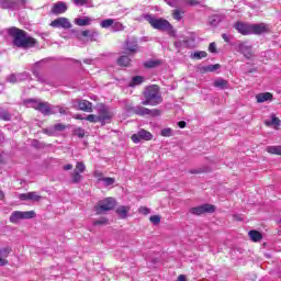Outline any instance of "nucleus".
Here are the masks:
<instances>
[{
  "label": "nucleus",
  "mask_w": 281,
  "mask_h": 281,
  "mask_svg": "<svg viewBox=\"0 0 281 281\" xmlns=\"http://www.w3.org/2000/svg\"><path fill=\"white\" fill-rule=\"evenodd\" d=\"M99 122L102 126H104L106 123L111 122L113 114L111 111H109V108L101 105L99 108Z\"/></svg>",
  "instance_id": "9d476101"
},
{
  "label": "nucleus",
  "mask_w": 281,
  "mask_h": 281,
  "mask_svg": "<svg viewBox=\"0 0 281 281\" xmlns=\"http://www.w3.org/2000/svg\"><path fill=\"white\" fill-rule=\"evenodd\" d=\"M267 126H280V119H278L276 115L271 116L270 121H266Z\"/></svg>",
  "instance_id": "f704fd0d"
},
{
  "label": "nucleus",
  "mask_w": 281,
  "mask_h": 281,
  "mask_svg": "<svg viewBox=\"0 0 281 281\" xmlns=\"http://www.w3.org/2000/svg\"><path fill=\"white\" fill-rule=\"evenodd\" d=\"M144 77L143 76H135L132 78V80L128 83V87H139V85H143Z\"/></svg>",
  "instance_id": "bb28decb"
},
{
  "label": "nucleus",
  "mask_w": 281,
  "mask_h": 281,
  "mask_svg": "<svg viewBox=\"0 0 281 281\" xmlns=\"http://www.w3.org/2000/svg\"><path fill=\"white\" fill-rule=\"evenodd\" d=\"M115 207V199L113 198H106L104 200H101L98 202V204L94 206V211L97 214H106V212H111Z\"/></svg>",
  "instance_id": "20e7f679"
},
{
  "label": "nucleus",
  "mask_w": 281,
  "mask_h": 281,
  "mask_svg": "<svg viewBox=\"0 0 281 281\" xmlns=\"http://www.w3.org/2000/svg\"><path fill=\"white\" fill-rule=\"evenodd\" d=\"M234 218H235V221H243V218H240V216H238V215H235Z\"/></svg>",
  "instance_id": "338daca9"
},
{
  "label": "nucleus",
  "mask_w": 281,
  "mask_h": 281,
  "mask_svg": "<svg viewBox=\"0 0 281 281\" xmlns=\"http://www.w3.org/2000/svg\"><path fill=\"white\" fill-rule=\"evenodd\" d=\"M165 3H167V5H170V8H175V0H165Z\"/></svg>",
  "instance_id": "5fc2aeb1"
},
{
  "label": "nucleus",
  "mask_w": 281,
  "mask_h": 281,
  "mask_svg": "<svg viewBox=\"0 0 281 281\" xmlns=\"http://www.w3.org/2000/svg\"><path fill=\"white\" fill-rule=\"evenodd\" d=\"M193 58H196V60H201V58H207V53L205 50L195 52L193 54Z\"/></svg>",
  "instance_id": "79ce46f5"
},
{
  "label": "nucleus",
  "mask_w": 281,
  "mask_h": 281,
  "mask_svg": "<svg viewBox=\"0 0 281 281\" xmlns=\"http://www.w3.org/2000/svg\"><path fill=\"white\" fill-rule=\"evenodd\" d=\"M109 223V218L106 217H101L100 220H97L92 223V225L98 226V225H106Z\"/></svg>",
  "instance_id": "de8ad7c7"
},
{
  "label": "nucleus",
  "mask_w": 281,
  "mask_h": 281,
  "mask_svg": "<svg viewBox=\"0 0 281 281\" xmlns=\"http://www.w3.org/2000/svg\"><path fill=\"white\" fill-rule=\"evenodd\" d=\"M55 134L58 135V133H63L67 126H65L63 123H57L53 126Z\"/></svg>",
  "instance_id": "a19ab883"
},
{
  "label": "nucleus",
  "mask_w": 281,
  "mask_h": 281,
  "mask_svg": "<svg viewBox=\"0 0 281 281\" xmlns=\"http://www.w3.org/2000/svg\"><path fill=\"white\" fill-rule=\"evenodd\" d=\"M87 122H91L92 124H97V122H100V119L95 114H89L85 117Z\"/></svg>",
  "instance_id": "ea45409f"
},
{
  "label": "nucleus",
  "mask_w": 281,
  "mask_h": 281,
  "mask_svg": "<svg viewBox=\"0 0 281 281\" xmlns=\"http://www.w3.org/2000/svg\"><path fill=\"white\" fill-rule=\"evenodd\" d=\"M131 209L128 206H119L116 209V214L121 217V218H126L128 216V211Z\"/></svg>",
  "instance_id": "c85d7f7f"
},
{
  "label": "nucleus",
  "mask_w": 281,
  "mask_h": 281,
  "mask_svg": "<svg viewBox=\"0 0 281 281\" xmlns=\"http://www.w3.org/2000/svg\"><path fill=\"white\" fill-rule=\"evenodd\" d=\"M27 74H11L7 77V82H11V85H16V82H23V80H26Z\"/></svg>",
  "instance_id": "f3484780"
},
{
  "label": "nucleus",
  "mask_w": 281,
  "mask_h": 281,
  "mask_svg": "<svg viewBox=\"0 0 281 281\" xmlns=\"http://www.w3.org/2000/svg\"><path fill=\"white\" fill-rule=\"evenodd\" d=\"M58 111L61 115H67V110L63 109V108H58Z\"/></svg>",
  "instance_id": "052dcab7"
},
{
  "label": "nucleus",
  "mask_w": 281,
  "mask_h": 281,
  "mask_svg": "<svg viewBox=\"0 0 281 281\" xmlns=\"http://www.w3.org/2000/svg\"><path fill=\"white\" fill-rule=\"evenodd\" d=\"M78 137H85V130H79Z\"/></svg>",
  "instance_id": "e2e57ef3"
},
{
  "label": "nucleus",
  "mask_w": 281,
  "mask_h": 281,
  "mask_svg": "<svg viewBox=\"0 0 281 281\" xmlns=\"http://www.w3.org/2000/svg\"><path fill=\"white\" fill-rule=\"evenodd\" d=\"M222 38L225 41V43H229V35L222 34Z\"/></svg>",
  "instance_id": "13d9d810"
},
{
  "label": "nucleus",
  "mask_w": 281,
  "mask_h": 281,
  "mask_svg": "<svg viewBox=\"0 0 281 281\" xmlns=\"http://www.w3.org/2000/svg\"><path fill=\"white\" fill-rule=\"evenodd\" d=\"M79 111H85L86 113H93V103L88 100L78 101Z\"/></svg>",
  "instance_id": "6ab92c4d"
},
{
  "label": "nucleus",
  "mask_w": 281,
  "mask_h": 281,
  "mask_svg": "<svg viewBox=\"0 0 281 281\" xmlns=\"http://www.w3.org/2000/svg\"><path fill=\"white\" fill-rule=\"evenodd\" d=\"M116 63L120 67H128V65H131V57L123 55L119 57Z\"/></svg>",
  "instance_id": "cd10ccee"
},
{
  "label": "nucleus",
  "mask_w": 281,
  "mask_h": 281,
  "mask_svg": "<svg viewBox=\"0 0 281 281\" xmlns=\"http://www.w3.org/2000/svg\"><path fill=\"white\" fill-rule=\"evenodd\" d=\"M0 120L3 122H10L12 120V114L8 110H0Z\"/></svg>",
  "instance_id": "2f4dec72"
},
{
  "label": "nucleus",
  "mask_w": 281,
  "mask_h": 281,
  "mask_svg": "<svg viewBox=\"0 0 281 281\" xmlns=\"http://www.w3.org/2000/svg\"><path fill=\"white\" fill-rule=\"evenodd\" d=\"M257 102L262 103L268 100H273V94L271 92H263L256 95Z\"/></svg>",
  "instance_id": "4be33fe9"
},
{
  "label": "nucleus",
  "mask_w": 281,
  "mask_h": 281,
  "mask_svg": "<svg viewBox=\"0 0 281 281\" xmlns=\"http://www.w3.org/2000/svg\"><path fill=\"white\" fill-rule=\"evenodd\" d=\"M172 18H173L176 21H181V19H183V11H181V10H179V9L173 10V12H172Z\"/></svg>",
  "instance_id": "58836bf2"
},
{
  "label": "nucleus",
  "mask_w": 281,
  "mask_h": 281,
  "mask_svg": "<svg viewBox=\"0 0 281 281\" xmlns=\"http://www.w3.org/2000/svg\"><path fill=\"white\" fill-rule=\"evenodd\" d=\"M8 34L13 38L12 44L20 49H30L36 46V38L30 36L27 32L19 27L12 26L8 29Z\"/></svg>",
  "instance_id": "f257e3e1"
},
{
  "label": "nucleus",
  "mask_w": 281,
  "mask_h": 281,
  "mask_svg": "<svg viewBox=\"0 0 281 281\" xmlns=\"http://www.w3.org/2000/svg\"><path fill=\"white\" fill-rule=\"evenodd\" d=\"M269 32V25L265 23H259V24H250V34H267Z\"/></svg>",
  "instance_id": "2eb2a0df"
},
{
  "label": "nucleus",
  "mask_w": 281,
  "mask_h": 281,
  "mask_svg": "<svg viewBox=\"0 0 281 281\" xmlns=\"http://www.w3.org/2000/svg\"><path fill=\"white\" fill-rule=\"evenodd\" d=\"M160 135L162 137H172V128L167 127V128L161 130Z\"/></svg>",
  "instance_id": "49530a36"
},
{
  "label": "nucleus",
  "mask_w": 281,
  "mask_h": 281,
  "mask_svg": "<svg viewBox=\"0 0 281 281\" xmlns=\"http://www.w3.org/2000/svg\"><path fill=\"white\" fill-rule=\"evenodd\" d=\"M233 27L243 36L251 35V23L237 21Z\"/></svg>",
  "instance_id": "9b49d317"
},
{
  "label": "nucleus",
  "mask_w": 281,
  "mask_h": 281,
  "mask_svg": "<svg viewBox=\"0 0 281 281\" xmlns=\"http://www.w3.org/2000/svg\"><path fill=\"white\" fill-rule=\"evenodd\" d=\"M267 153L270 155H281V146H268L266 148Z\"/></svg>",
  "instance_id": "7c9ffc66"
},
{
  "label": "nucleus",
  "mask_w": 281,
  "mask_h": 281,
  "mask_svg": "<svg viewBox=\"0 0 281 281\" xmlns=\"http://www.w3.org/2000/svg\"><path fill=\"white\" fill-rule=\"evenodd\" d=\"M214 212H216V206L213 204H203L190 209V213L194 214L195 216H201V214H214Z\"/></svg>",
  "instance_id": "1a4fd4ad"
},
{
  "label": "nucleus",
  "mask_w": 281,
  "mask_h": 281,
  "mask_svg": "<svg viewBox=\"0 0 281 281\" xmlns=\"http://www.w3.org/2000/svg\"><path fill=\"white\" fill-rule=\"evenodd\" d=\"M142 139L150 142V139H153V134L146 130H140L138 133L132 135V142H134V144H139Z\"/></svg>",
  "instance_id": "f8f14e48"
},
{
  "label": "nucleus",
  "mask_w": 281,
  "mask_h": 281,
  "mask_svg": "<svg viewBox=\"0 0 281 281\" xmlns=\"http://www.w3.org/2000/svg\"><path fill=\"white\" fill-rule=\"evenodd\" d=\"M72 168H74V165H71V164L64 166V170H72Z\"/></svg>",
  "instance_id": "4d7b16f0"
},
{
  "label": "nucleus",
  "mask_w": 281,
  "mask_h": 281,
  "mask_svg": "<svg viewBox=\"0 0 281 281\" xmlns=\"http://www.w3.org/2000/svg\"><path fill=\"white\" fill-rule=\"evenodd\" d=\"M189 5H199V0H188Z\"/></svg>",
  "instance_id": "6e6d98bb"
},
{
  "label": "nucleus",
  "mask_w": 281,
  "mask_h": 281,
  "mask_svg": "<svg viewBox=\"0 0 281 281\" xmlns=\"http://www.w3.org/2000/svg\"><path fill=\"white\" fill-rule=\"evenodd\" d=\"M149 221L153 225H159L161 223V216L160 215H153L149 217Z\"/></svg>",
  "instance_id": "a18cd8bd"
},
{
  "label": "nucleus",
  "mask_w": 281,
  "mask_h": 281,
  "mask_svg": "<svg viewBox=\"0 0 281 281\" xmlns=\"http://www.w3.org/2000/svg\"><path fill=\"white\" fill-rule=\"evenodd\" d=\"M126 45V50L131 52V54H137L138 45H137V40H127L125 42Z\"/></svg>",
  "instance_id": "412c9836"
},
{
  "label": "nucleus",
  "mask_w": 281,
  "mask_h": 281,
  "mask_svg": "<svg viewBox=\"0 0 281 281\" xmlns=\"http://www.w3.org/2000/svg\"><path fill=\"white\" fill-rule=\"evenodd\" d=\"M237 52H239V54H243V56L248 60L249 58H251V56H254V53L251 52V46H248L245 43H239L237 45Z\"/></svg>",
  "instance_id": "dca6fc26"
},
{
  "label": "nucleus",
  "mask_w": 281,
  "mask_h": 281,
  "mask_svg": "<svg viewBox=\"0 0 281 281\" xmlns=\"http://www.w3.org/2000/svg\"><path fill=\"white\" fill-rule=\"evenodd\" d=\"M50 27H61V30H71L72 24L71 22H69V19L67 18H57L50 22Z\"/></svg>",
  "instance_id": "ddd939ff"
},
{
  "label": "nucleus",
  "mask_w": 281,
  "mask_h": 281,
  "mask_svg": "<svg viewBox=\"0 0 281 281\" xmlns=\"http://www.w3.org/2000/svg\"><path fill=\"white\" fill-rule=\"evenodd\" d=\"M75 24L79 25V27H85L87 25H91V18H89V16L77 18V19H75Z\"/></svg>",
  "instance_id": "5701e85b"
},
{
  "label": "nucleus",
  "mask_w": 281,
  "mask_h": 281,
  "mask_svg": "<svg viewBox=\"0 0 281 281\" xmlns=\"http://www.w3.org/2000/svg\"><path fill=\"white\" fill-rule=\"evenodd\" d=\"M209 23H210V25H213V27H216V25H218V23H221V18L218 15H212L209 19Z\"/></svg>",
  "instance_id": "4c0bfd02"
},
{
  "label": "nucleus",
  "mask_w": 281,
  "mask_h": 281,
  "mask_svg": "<svg viewBox=\"0 0 281 281\" xmlns=\"http://www.w3.org/2000/svg\"><path fill=\"white\" fill-rule=\"evenodd\" d=\"M33 76H35V78H37L38 82H47V78H45L43 75H41V72H38V70H36V69L33 70Z\"/></svg>",
  "instance_id": "37998d69"
},
{
  "label": "nucleus",
  "mask_w": 281,
  "mask_h": 281,
  "mask_svg": "<svg viewBox=\"0 0 281 281\" xmlns=\"http://www.w3.org/2000/svg\"><path fill=\"white\" fill-rule=\"evenodd\" d=\"M67 10V3L64 1H59L53 4L50 9V14H55V16H58L59 14H65Z\"/></svg>",
  "instance_id": "4468645a"
},
{
  "label": "nucleus",
  "mask_w": 281,
  "mask_h": 281,
  "mask_svg": "<svg viewBox=\"0 0 281 281\" xmlns=\"http://www.w3.org/2000/svg\"><path fill=\"white\" fill-rule=\"evenodd\" d=\"M161 66V60L159 59H149L147 60L145 64H144V67L146 69H155L156 67H159Z\"/></svg>",
  "instance_id": "a878e982"
},
{
  "label": "nucleus",
  "mask_w": 281,
  "mask_h": 281,
  "mask_svg": "<svg viewBox=\"0 0 281 281\" xmlns=\"http://www.w3.org/2000/svg\"><path fill=\"white\" fill-rule=\"evenodd\" d=\"M189 172L190 175H200L201 170L191 169Z\"/></svg>",
  "instance_id": "680f3d73"
},
{
  "label": "nucleus",
  "mask_w": 281,
  "mask_h": 281,
  "mask_svg": "<svg viewBox=\"0 0 281 281\" xmlns=\"http://www.w3.org/2000/svg\"><path fill=\"white\" fill-rule=\"evenodd\" d=\"M5 194H3V191H0V201H3Z\"/></svg>",
  "instance_id": "69168bd1"
},
{
  "label": "nucleus",
  "mask_w": 281,
  "mask_h": 281,
  "mask_svg": "<svg viewBox=\"0 0 281 281\" xmlns=\"http://www.w3.org/2000/svg\"><path fill=\"white\" fill-rule=\"evenodd\" d=\"M81 35L86 38H90V41H95L98 36H100V33H98L97 31L86 30L81 32Z\"/></svg>",
  "instance_id": "b1692460"
},
{
  "label": "nucleus",
  "mask_w": 281,
  "mask_h": 281,
  "mask_svg": "<svg viewBox=\"0 0 281 281\" xmlns=\"http://www.w3.org/2000/svg\"><path fill=\"white\" fill-rule=\"evenodd\" d=\"M143 95L145 98V100L142 101L143 106H158V104L164 102L161 90L157 85L146 87Z\"/></svg>",
  "instance_id": "f03ea898"
},
{
  "label": "nucleus",
  "mask_w": 281,
  "mask_h": 281,
  "mask_svg": "<svg viewBox=\"0 0 281 281\" xmlns=\"http://www.w3.org/2000/svg\"><path fill=\"white\" fill-rule=\"evenodd\" d=\"M124 30V24H122L121 22H113L112 24V32H123Z\"/></svg>",
  "instance_id": "e433bc0d"
},
{
  "label": "nucleus",
  "mask_w": 281,
  "mask_h": 281,
  "mask_svg": "<svg viewBox=\"0 0 281 281\" xmlns=\"http://www.w3.org/2000/svg\"><path fill=\"white\" fill-rule=\"evenodd\" d=\"M20 201H41L42 196L36 194V192H27V193H21L19 195Z\"/></svg>",
  "instance_id": "a211bd4d"
},
{
  "label": "nucleus",
  "mask_w": 281,
  "mask_h": 281,
  "mask_svg": "<svg viewBox=\"0 0 281 281\" xmlns=\"http://www.w3.org/2000/svg\"><path fill=\"white\" fill-rule=\"evenodd\" d=\"M227 80L220 78L214 81L213 87H216L217 89H227Z\"/></svg>",
  "instance_id": "c756f323"
},
{
  "label": "nucleus",
  "mask_w": 281,
  "mask_h": 281,
  "mask_svg": "<svg viewBox=\"0 0 281 281\" xmlns=\"http://www.w3.org/2000/svg\"><path fill=\"white\" fill-rule=\"evenodd\" d=\"M216 69H221V66L218 64L215 65H209L204 67V71H216Z\"/></svg>",
  "instance_id": "09e8293b"
},
{
  "label": "nucleus",
  "mask_w": 281,
  "mask_h": 281,
  "mask_svg": "<svg viewBox=\"0 0 281 281\" xmlns=\"http://www.w3.org/2000/svg\"><path fill=\"white\" fill-rule=\"evenodd\" d=\"M178 126H179L180 128H186V121H180V122H178Z\"/></svg>",
  "instance_id": "bf43d9fd"
},
{
  "label": "nucleus",
  "mask_w": 281,
  "mask_h": 281,
  "mask_svg": "<svg viewBox=\"0 0 281 281\" xmlns=\"http://www.w3.org/2000/svg\"><path fill=\"white\" fill-rule=\"evenodd\" d=\"M27 103L31 104L35 111H40V113L43 115H54V113H56V111L52 110V106L48 102H41L34 99H30Z\"/></svg>",
  "instance_id": "39448f33"
},
{
  "label": "nucleus",
  "mask_w": 281,
  "mask_h": 281,
  "mask_svg": "<svg viewBox=\"0 0 281 281\" xmlns=\"http://www.w3.org/2000/svg\"><path fill=\"white\" fill-rule=\"evenodd\" d=\"M113 19H105L100 22V26L103 27V30H109V27H113Z\"/></svg>",
  "instance_id": "473e14b6"
},
{
  "label": "nucleus",
  "mask_w": 281,
  "mask_h": 281,
  "mask_svg": "<svg viewBox=\"0 0 281 281\" xmlns=\"http://www.w3.org/2000/svg\"><path fill=\"white\" fill-rule=\"evenodd\" d=\"M209 52H211V54H216L217 49H216V43L212 42L209 45Z\"/></svg>",
  "instance_id": "603ef678"
},
{
  "label": "nucleus",
  "mask_w": 281,
  "mask_h": 281,
  "mask_svg": "<svg viewBox=\"0 0 281 281\" xmlns=\"http://www.w3.org/2000/svg\"><path fill=\"white\" fill-rule=\"evenodd\" d=\"M178 281H186V276L184 274H180L178 277Z\"/></svg>",
  "instance_id": "0e129e2a"
},
{
  "label": "nucleus",
  "mask_w": 281,
  "mask_h": 281,
  "mask_svg": "<svg viewBox=\"0 0 281 281\" xmlns=\"http://www.w3.org/2000/svg\"><path fill=\"white\" fill-rule=\"evenodd\" d=\"M42 133H44L45 135H48L49 137H55L56 135L54 126L42 130Z\"/></svg>",
  "instance_id": "c03bdc74"
},
{
  "label": "nucleus",
  "mask_w": 281,
  "mask_h": 281,
  "mask_svg": "<svg viewBox=\"0 0 281 281\" xmlns=\"http://www.w3.org/2000/svg\"><path fill=\"white\" fill-rule=\"evenodd\" d=\"M132 113H134L135 115H153V116H157V115H161V111L154 109L150 110L148 108H144L142 105H136V106H132L130 110Z\"/></svg>",
  "instance_id": "6e6552de"
},
{
  "label": "nucleus",
  "mask_w": 281,
  "mask_h": 281,
  "mask_svg": "<svg viewBox=\"0 0 281 281\" xmlns=\"http://www.w3.org/2000/svg\"><path fill=\"white\" fill-rule=\"evenodd\" d=\"M139 214H144V216H148V214H150V209L146 207V206H140L138 209Z\"/></svg>",
  "instance_id": "3c124183"
},
{
  "label": "nucleus",
  "mask_w": 281,
  "mask_h": 281,
  "mask_svg": "<svg viewBox=\"0 0 281 281\" xmlns=\"http://www.w3.org/2000/svg\"><path fill=\"white\" fill-rule=\"evenodd\" d=\"M145 21H148V23L154 27V30H159V32H171L172 31V24L168 20L164 19H156L155 16L150 14L145 15Z\"/></svg>",
  "instance_id": "7ed1b4c3"
},
{
  "label": "nucleus",
  "mask_w": 281,
  "mask_h": 281,
  "mask_svg": "<svg viewBox=\"0 0 281 281\" xmlns=\"http://www.w3.org/2000/svg\"><path fill=\"white\" fill-rule=\"evenodd\" d=\"M27 5V0H0L2 10H21Z\"/></svg>",
  "instance_id": "423d86ee"
},
{
  "label": "nucleus",
  "mask_w": 281,
  "mask_h": 281,
  "mask_svg": "<svg viewBox=\"0 0 281 281\" xmlns=\"http://www.w3.org/2000/svg\"><path fill=\"white\" fill-rule=\"evenodd\" d=\"M12 249L10 247L0 248V267H5L8 265V256H10V252Z\"/></svg>",
  "instance_id": "aec40b11"
},
{
  "label": "nucleus",
  "mask_w": 281,
  "mask_h": 281,
  "mask_svg": "<svg viewBox=\"0 0 281 281\" xmlns=\"http://www.w3.org/2000/svg\"><path fill=\"white\" fill-rule=\"evenodd\" d=\"M248 236L252 243H260L262 238V233L258 231H249Z\"/></svg>",
  "instance_id": "393cba45"
},
{
  "label": "nucleus",
  "mask_w": 281,
  "mask_h": 281,
  "mask_svg": "<svg viewBox=\"0 0 281 281\" xmlns=\"http://www.w3.org/2000/svg\"><path fill=\"white\" fill-rule=\"evenodd\" d=\"M98 181H103L105 188H109V186H113L115 183V178H99Z\"/></svg>",
  "instance_id": "c9c22d12"
},
{
  "label": "nucleus",
  "mask_w": 281,
  "mask_h": 281,
  "mask_svg": "<svg viewBox=\"0 0 281 281\" xmlns=\"http://www.w3.org/2000/svg\"><path fill=\"white\" fill-rule=\"evenodd\" d=\"M76 170L77 172H85V170H87V167L85 166V162H77L76 165Z\"/></svg>",
  "instance_id": "8fccbe9b"
},
{
  "label": "nucleus",
  "mask_w": 281,
  "mask_h": 281,
  "mask_svg": "<svg viewBox=\"0 0 281 281\" xmlns=\"http://www.w3.org/2000/svg\"><path fill=\"white\" fill-rule=\"evenodd\" d=\"M85 63L89 64V63H90V60H89V59H86V60H85Z\"/></svg>",
  "instance_id": "774afa93"
},
{
  "label": "nucleus",
  "mask_w": 281,
  "mask_h": 281,
  "mask_svg": "<svg viewBox=\"0 0 281 281\" xmlns=\"http://www.w3.org/2000/svg\"><path fill=\"white\" fill-rule=\"evenodd\" d=\"M71 181L72 183H80L82 181V175H80V172H78V170H75L71 173Z\"/></svg>",
  "instance_id": "72a5a7b5"
},
{
  "label": "nucleus",
  "mask_w": 281,
  "mask_h": 281,
  "mask_svg": "<svg viewBox=\"0 0 281 281\" xmlns=\"http://www.w3.org/2000/svg\"><path fill=\"white\" fill-rule=\"evenodd\" d=\"M34 216H36V213L34 211H26V212L15 211L11 214L9 221L10 223L16 224L23 220L34 218Z\"/></svg>",
  "instance_id": "0eeeda50"
},
{
  "label": "nucleus",
  "mask_w": 281,
  "mask_h": 281,
  "mask_svg": "<svg viewBox=\"0 0 281 281\" xmlns=\"http://www.w3.org/2000/svg\"><path fill=\"white\" fill-rule=\"evenodd\" d=\"M75 5H87L89 3V0H72Z\"/></svg>",
  "instance_id": "864d4df0"
}]
</instances>
